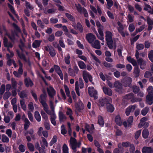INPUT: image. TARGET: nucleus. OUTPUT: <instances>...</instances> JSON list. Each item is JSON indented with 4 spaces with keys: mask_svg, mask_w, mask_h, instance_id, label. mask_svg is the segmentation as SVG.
I'll use <instances>...</instances> for the list:
<instances>
[{
    "mask_svg": "<svg viewBox=\"0 0 153 153\" xmlns=\"http://www.w3.org/2000/svg\"><path fill=\"white\" fill-rule=\"evenodd\" d=\"M127 21L128 23L132 22L134 21V17L132 16L131 14H128L127 16Z\"/></svg>",
    "mask_w": 153,
    "mask_h": 153,
    "instance_id": "obj_36",
    "label": "nucleus"
},
{
    "mask_svg": "<svg viewBox=\"0 0 153 153\" xmlns=\"http://www.w3.org/2000/svg\"><path fill=\"white\" fill-rule=\"evenodd\" d=\"M114 86L116 88V90L120 93L122 92V86L121 83L116 81L114 82Z\"/></svg>",
    "mask_w": 153,
    "mask_h": 153,
    "instance_id": "obj_11",
    "label": "nucleus"
},
{
    "mask_svg": "<svg viewBox=\"0 0 153 153\" xmlns=\"http://www.w3.org/2000/svg\"><path fill=\"white\" fill-rule=\"evenodd\" d=\"M56 9L54 8H51L49 9L47 11H44V13L45 14H47V13H54L56 11Z\"/></svg>",
    "mask_w": 153,
    "mask_h": 153,
    "instance_id": "obj_58",
    "label": "nucleus"
},
{
    "mask_svg": "<svg viewBox=\"0 0 153 153\" xmlns=\"http://www.w3.org/2000/svg\"><path fill=\"white\" fill-rule=\"evenodd\" d=\"M45 50L49 52L50 55L52 57H54L56 55V53L52 47L50 45H47L45 46Z\"/></svg>",
    "mask_w": 153,
    "mask_h": 153,
    "instance_id": "obj_9",
    "label": "nucleus"
},
{
    "mask_svg": "<svg viewBox=\"0 0 153 153\" xmlns=\"http://www.w3.org/2000/svg\"><path fill=\"white\" fill-rule=\"evenodd\" d=\"M37 23L38 25L41 28H44V25L40 20H38L37 21Z\"/></svg>",
    "mask_w": 153,
    "mask_h": 153,
    "instance_id": "obj_64",
    "label": "nucleus"
},
{
    "mask_svg": "<svg viewBox=\"0 0 153 153\" xmlns=\"http://www.w3.org/2000/svg\"><path fill=\"white\" fill-rule=\"evenodd\" d=\"M113 34L109 31L107 30L105 32V40L107 42L112 40Z\"/></svg>",
    "mask_w": 153,
    "mask_h": 153,
    "instance_id": "obj_13",
    "label": "nucleus"
},
{
    "mask_svg": "<svg viewBox=\"0 0 153 153\" xmlns=\"http://www.w3.org/2000/svg\"><path fill=\"white\" fill-rule=\"evenodd\" d=\"M118 27L117 28V30L120 33L123 37H125L126 36L129 35V33L127 31H123V30L124 28V26L121 22H118L117 23Z\"/></svg>",
    "mask_w": 153,
    "mask_h": 153,
    "instance_id": "obj_4",
    "label": "nucleus"
},
{
    "mask_svg": "<svg viewBox=\"0 0 153 153\" xmlns=\"http://www.w3.org/2000/svg\"><path fill=\"white\" fill-rule=\"evenodd\" d=\"M72 26L75 29H78L80 32H82V31L83 28L80 23L78 22L76 25L75 22L74 23H72Z\"/></svg>",
    "mask_w": 153,
    "mask_h": 153,
    "instance_id": "obj_17",
    "label": "nucleus"
},
{
    "mask_svg": "<svg viewBox=\"0 0 153 153\" xmlns=\"http://www.w3.org/2000/svg\"><path fill=\"white\" fill-rule=\"evenodd\" d=\"M25 84L27 87H31L33 85V83L31 79L29 78L25 79Z\"/></svg>",
    "mask_w": 153,
    "mask_h": 153,
    "instance_id": "obj_20",
    "label": "nucleus"
},
{
    "mask_svg": "<svg viewBox=\"0 0 153 153\" xmlns=\"http://www.w3.org/2000/svg\"><path fill=\"white\" fill-rule=\"evenodd\" d=\"M146 102L149 105L152 104L153 102V95H148L146 97Z\"/></svg>",
    "mask_w": 153,
    "mask_h": 153,
    "instance_id": "obj_22",
    "label": "nucleus"
},
{
    "mask_svg": "<svg viewBox=\"0 0 153 153\" xmlns=\"http://www.w3.org/2000/svg\"><path fill=\"white\" fill-rule=\"evenodd\" d=\"M20 102L22 108L24 111H26L27 110V107L25 101L23 100L22 99L20 100Z\"/></svg>",
    "mask_w": 153,
    "mask_h": 153,
    "instance_id": "obj_28",
    "label": "nucleus"
},
{
    "mask_svg": "<svg viewBox=\"0 0 153 153\" xmlns=\"http://www.w3.org/2000/svg\"><path fill=\"white\" fill-rule=\"evenodd\" d=\"M136 107V105H131L129 106L126 109V115L128 116L130 113L131 112L133 111Z\"/></svg>",
    "mask_w": 153,
    "mask_h": 153,
    "instance_id": "obj_14",
    "label": "nucleus"
},
{
    "mask_svg": "<svg viewBox=\"0 0 153 153\" xmlns=\"http://www.w3.org/2000/svg\"><path fill=\"white\" fill-rule=\"evenodd\" d=\"M106 101V104L107 105L110 104L112 102L111 99L109 97H108L107 98H104V100H103V101Z\"/></svg>",
    "mask_w": 153,
    "mask_h": 153,
    "instance_id": "obj_57",
    "label": "nucleus"
},
{
    "mask_svg": "<svg viewBox=\"0 0 153 153\" xmlns=\"http://www.w3.org/2000/svg\"><path fill=\"white\" fill-rule=\"evenodd\" d=\"M144 45L143 44L137 43L136 48L138 50H142L144 48Z\"/></svg>",
    "mask_w": 153,
    "mask_h": 153,
    "instance_id": "obj_59",
    "label": "nucleus"
},
{
    "mask_svg": "<svg viewBox=\"0 0 153 153\" xmlns=\"http://www.w3.org/2000/svg\"><path fill=\"white\" fill-rule=\"evenodd\" d=\"M82 74L83 78L86 83H87L88 82V80H89L90 82L92 81V77L88 72L85 71H83Z\"/></svg>",
    "mask_w": 153,
    "mask_h": 153,
    "instance_id": "obj_6",
    "label": "nucleus"
},
{
    "mask_svg": "<svg viewBox=\"0 0 153 153\" xmlns=\"http://www.w3.org/2000/svg\"><path fill=\"white\" fill-rule=\"evenodd\" d=\"M28 108L31 111H33L34 109L33 104V102H30L28 105Z\"/></svg>",
    "mask_w": 153,
    "mask_h": 153,
    "instance_id": "obj_49",
    "label": "nucleus"
},
{
    "mask_svg": "<svg viewBox=\"0 0 153 153\" xmlns=\"http://www.w3.org/2000/svg\"><path fill=\"white\" fill-rule=\"evenodd\" d=\"M66 114L67 115L69 116V117L71 120H74V117L72 115L73 114V112L71 109L68 108L66 111Z\"/></svg>",
    "mask_w": 153,
    "mask_h": 153,
    "instance_id": "obj_29",
    "label": "nucleus"
},
{
    "mask_svg": "<svg viewBox=\"0 0 153 153\" xmlns=\"http://www.w3.org/2000/svg\"><path fill=\"white\" fill-rule=\"evenodd\" d=\"M107 111L110 112H112L114 110V108L113 106L111 104H109L107 105Z\"/></svg>",
    "mask_w": 153,
    "mask_h": 153,
    "instance_id": "obj_34",
    "label": "nucleus"
},
{
    "mask_svg": "<svg viewBox=\"0 0 153 153\" xmlns=\"http://www.w3.org/2000/svg\"><path fill=\"white\" fill-rule=\"evenodd\" d=\"M68 72L69 75L72 76L74 77L76 75L74 70L72 69L71 67H69L68 69Z\"/></svg>",
    "mask_w": 153,
    "mask_h": 153,
    "instance_id": "obj_45",
    "label": "nucleus"
},
{
    "mask_svg": "<svg viewBox=\"0 0 153 153\" xmlns=\"http://www.w3.org/2000/svg\"><path fill=\"white\" fill-rule=\"evenodd\" d=\"M89 94L91 97H93L95 99L97 98V92L93 87H89L88 88Z\"/></svg>",
    "mask_w": 153,
    "mask_h": 153,
    "instance_id": "obj_7",
    "label": "nucleus"
},
{
    "mask_svg": "<svg viewBox=\"0 0 153 153\" xmlns=\"http://www.w3.org/2000/svg\"><path fill=\"white\" fill-rule=\"evenodd\" d=\"M57 140V137L56 135L54 136L49 143L50 146H52L53 144L55 143L56 142Z\"/></svg>",
    "mask_w": 153,
    "mask_h": 153,
    "instance_id": "obj_42",
    "label": "nucleus"
},
{
    "mask_svg": "<svg viewBox=\"0 0 153 153\" xmlns=\"http://www.w3.org/2000/svg\"><path fill=\"white\" fill-rule=\"evenodd\" d=\"M125 98L127 99H131V101L134 102L137 101H140L142 99L140 98H134V95L132 93H130L127 94L125 97Z\"/></svg>",
    "mask_w": 153,
    "mask_h": 153,
    "instance_id": "obj_8",
    "label": "nucleus"
},
{
    "mask_svg": "<svg viewBox=\"0 0 153 153\" xmlns=\"http://www.w3.org/2000/svg\"><path fill=\"white\" fill-rule=\"evenodd\" d=\"M11 84L13 88L16 89L17 87V84L16 81L14 79H12Z\"/></svg>",
    "mask_w": 153,
    "mask_h": 153,
    "instance_id": "obj_47",
    "label": "nucleus"
},
{
    "mask_svg": "<svg viewBox=\"0 0 153 153\" xmlns=\"http://www.w3.org/2000/svg\"><path fill=\"white\" fill-rule=\"evenodd\" d=\"M27 133L30 134L32 138L34 139L35 138V135L33 134L34 130L33 128L30 129L27 131Z\"/></svg>",
    "mask_w": 153,
    "mask_h": 153,
    "instance_id": "obj_56",
    "label": "nucleus"
},
{
    "mask_svg": "<svg viewBox=\"0 0 153 153\" xmlns=\"http://www.w3.org/2000/svg\"><path fill=\"white\" fill-rule=\"evenodd\" d=\"M16 52L20 59L25 61H26V59L25 56L24 54L22 53H20L18 50L16 51Z\"/></svg>",
    "mask_w": 153,
    "mask_h": 153,
    "instance_id": "obj_38",
    "label": "nucleus"
},
{
    "mask_svg": "<svg viewBox=\"0 0 153 153\" xmlns=\"http://www.w3.org/2000/svg\"><path fill=\"white\" fill-rule=\"evenodd\" d=\"M41 41L36 40L33 43L32 46L34 48H37L39 47L41 42Z\"/></svg>",
    "mask_w": 153,
    "mask_h": 153,
    "instance_id": "obj_32",
    "label": "nucleus"
},
{
    "mask_svg": "<svg viewBox=\"0 0 153 153\" xmlns=\"http://www.w3.org/2000/svg\"><path fill=\"white\" fill-rule=\"evenodd\" d=\"M107 2L108 7L107 8L108 9H110V8L113 5V1L112 0H106Z\"/></svg>",
    "mask_w": 153,
    "mask_h": 153,
    "instance_id": "obj_55",
    "label": "nucleus"
},
{
    "mask_svg": "<svg viewBox=\"0 0 153 153\" xmlns=\"http://www.w3.org/2000/svg\"><path fill=\"white\" fill-rule=\"evenodd\" d=\"M138 63L140 65V68L144 69L145 68L146 62L144 61L142 58H140L137 60Z\"/></svg>",
    "mask_w": 153,
    "mask_h": 153,
    "instance_id": "obj_16",
    "label": "nucleus"
},
{
    "mask_svg": "<svg viewBox=\"0 0 153 153\" xmlns=\"http://www.w3.org/2000/svg\"><path fill=\"white\" fill-rule=\"evenodd\" d=\"M91 44L92 47L95 48L99 49L100 48V43L97 40H95Z\"/></svg>",
    "mask_w": 153,
    "mask_h": 153,
    "instance_id": "obj_21",
    "label": "nucleus"
},
{
    "mask_svg": "<svg viewBox=\"0 0 153 153\" xmlns=\"http://www.w3.org/2000/svg\"><path fill=\"white\" fill-rule=\"evenodd\" d=\"M65 15L69 20L72 22V23L75 22V19L72 15L68 13H66Z\"/></svg>",
    "mask_w": 153,
    "mask_h": 153,
    "instance_id": "obj_43",
    "label": "nucleus"
},
{
    "mask_svg": "<svg viewBox=\"0 0 153 153\" xmlns=\"http://www.w3.org/2000/svg\"><path fill=\"white\" fill-rule=\"evenodd\" d=\"M62 151L63 153H69L68 147L65 144L63 145Z\"/></svg>",
    "mask_w": 153,
    "mask_h": 153,
    "instance_id": "obj_48",
    "label": "nucleus"
},
{
    "mask_svg": "<svg viewBox=\"0 0 153 153\" xmlns=\"http://www.w3.org/2000/svg\"><path fill=\"white\" fill-rule=\"evenodd\" d=\"M108 47L110 49H115L116 48V44L115 42H114L112 40L107 42Z\"/></svg>",
    "mask_w": 153,
    "mask_h": 153,
    "instance_id": "obj_15",
    "label": "nucleus"
},
{
    "mask_svg": "<svg viewBox=\"0 0 153 153\" xmlns=\"http://www.w3.org/2000/svg\"><path fill=\"white\" fill-rule=\"evenodd\" d=\"M27 91H23L21 92H19L18 94L20 97L21 98H24L27 97Z\"/></svg>",
    "mask_w": 153,
    "mask_h": 153,
    "instance_id": "obj_41",
    "label": "nucleus"
},
{
    "mask_svg": "<svg viewBox=\"0 0 153 153\" xmlns=\"http://www.w3.org/2000/svg\"><path fill=\"white\" fill-rule=\"evenodd\" d=\"M70 55L69 53H68L65 56L64 61L65 63L68 64H70Z\"/></svg>",
    "mask_w": 153,
    "mask_h": 153,
    "instance_id": "obj_30",
    "label": "nucleus"
},
{
    "mask_svg": "<svg viewBox=\"0 0 153 153\" xmlns=\"http://www.w3.org/2000/svg\"><path fill=\"white\" fill-rule=\"evenodd\" d=\"M70 145L73 150V152H76V148L77 146V142L76 139L74 138L71 137L70 140Z\"/></svg>",
    "mask_w": 153,
    "mask_h": 153,
    "instance_id": "obj_5",
    "label": "nucleus"
},
{
    "mask_svg": "<svg viewBox=\"0 0 153 153\" xmlns=\"http://www.w3.org/2000/svg\"><path fill=\"white\" fill-rule=\"evenodd\" d=\"M142 151L143 153H152L153 149L150 147L145 146L143 148Z\"/></svg>",
    "mask_w": 153,
    "mask_h": 153,
    "instance_id": "obj_18",
    "label": "nucleus"
},
{
    "mask_svg": "<svg viewBox=\"0 0 153 153\" xmlns=\"http://www.w3.org/2000/svg\"><path fill=\"white\" fill-rule=\"evenodd\" d=\"M47 91L49 95V105L50 107L53 108L54 96L56 95V92L53 88L51 86H49L47 88Z\"/></svg>",
    "mask_w": 153,
    "mask_h": 153,
    "instance_id": "obj_1",
    "label": "nucleus"
},
{
    "mask_svg": "<svg viewBox=\"0 0 153 153\" xmlns=\"http://www.w3.org/2000/svg\"><path fill=\"white\" fill-rule=\"evenodd\" d=\"M135 29L134 25L133 23H131L128 26V30L130 32H133Z\"/></svg>",
    "mask_w": 153,
    "mask_h": 153,
    "instance_id": "obj_51",
    "label": "nucleus"
},
{
    "mask_svg": "<svg viewBox=\"0 0 153 153\" xmlns=\"http://www.w3.org/2000/svg\"><path fill=\"white\" fill-rule=\"evenodd\" d=\"M18 148L19 150L22 152H24L25 150V146L22 144H21L19 145Z\"/></svg>",
    "mask_w": 153,
    "mask_h": 153,
    "instance_id": "obj_62",
    "label": "nucleus"
},
{
    "mask_svg": "<svg viewBox=\"0 0 153 153\" xmlns=\"http://www.w3.org/2000/svg\"><path fill=\"white\" fill-rule=\"evenodd\" d=\"M146 27L145 25L144 24L140 26V27L136 28L135 32L137 33L140 32L142 31Z\"/></svg>",
    "mask_w": 153,
    "mask_h": 153,
    "instance_id": "obj_50",
    "label": "nucleus"
},
{
    "mask_svg": "<svg viewBox=\"0 0 153 153\" xmlns=\"http://www.w3.org/2000/svg\"><path fill=\"white\" fill-rule=\"evenodd\" d=\"M140 69L137 67H135L134 68V73L136 77H138L139 75Z\"/></svg>",
    "mask_w": 153,
    "mask_h": 153,
    "instance_id": "obj_52",
    "label": "nucleus"
},
{
    "mask_svg": "<svg viewBox=\"0 0 153 153\" xmlns=\"http://www.w3.org/2000/svg\"><path fill=\"white\" fill-rule=\"evenodd\" d=\"M3 44L4 46L7 48H11L13 47V44L11 42H8V39L7 38L4 37L3 38Z\"/></svg>",
    "mask_w": 153,
    "mask_h": 153,
    "instance_id": "obj_12",
    "label": "nucleus"
},
{
    "mask_svg": "<svg viewBox=\"0 0 153 153\" xmlns=\"http://www.w3.org/2000/svg\"><path fill=\"white\" fill-rule=\"evenodd\" d=\"M149 107H146L143 108L141 111V114L143 116L146 115L149 111Z\"/></svg>",
    "mask_w": 153,
    "mask_h": 153,
    "instance_id": "obj_37",
    "label": "nucleus"
},
{
    "mask_svg": "<svg viewBox=\"0 0 153 153\" xmlns=\"http://www.w3.org/2000/svg\"><path fill=\"white\" fill-rule=\"evenodd\" d=\"M64 86L65 88V91L67 96L69 97L70 92L69 88L66 85H64Z\"/></svg>",
    "mask_w": 153,
    "mask_h": 153,
    "instance_id": "obj_61",
    "label": "nucleus"
},
{
    "mask_svg": "<svg viewBox=\"0 0 153 153\" xmlns=\"http://www.w3.org/2000/svg\"><path fill=\"white\" fill-rule=\"evenodd\" d=\"M76 109L78 111H81L84 108V106L82 103L80 101L79 103H76L75 104Z\"/></svg>",
    "mask_w": 153,
    "mask_h": 153,
    "instance_id": "obj_19",
    "label": "nucleus"
},
{
    "mask_svg": "<svg viewBox=\"0 0 153 153\" xmlns=\"http://www.w3.org/2000/svg\"><path fill=\"white\" fill-rule=\"evenodd\" d=\"M24 122L25 123L24 125V128L25 130H27L29 126L30 125V123L27 118H25L24 120Z\"/></svg>",
    "mask_w": 153,
    "mask_h": 153,
    "instance_id": "obj_31",
    "label": "nucleus"
},
{
    "mask_svg": "<svg viewBox=\"0 0 153 153\" xmlns=\"http://www.w3.org/2000/svg\"><path fill=\"white\" fill-rule=\"evenodd\" d=\"M78 65L80 68L81 69H84L86 68V65L83 61H79L77 62Z\"/></svg>",
    "mask_w": 153,
    "mask_h": 153,
    "instance_id": "obj_26",
    "label": "nucleus"
},
{
    "mask_svg": "<svg viewBox=\"0 0 153 153\" xmlns=\"http://www.w3.org/2000/svg\"><path fill=\"white\" fill-rule=\"evenodd\" d=\"M54 108V106H53V108L50 107L51 109V110H49L48 109L45 111L48 114L51 116V122L54 126H55L56 125L55 120L56 118V117L55 113Z\"/></svg>",
    "mask_w": 153,
    "mask_h": 153,
    "instance_id": "obj_2",
    "label": "nucleus"
},
{
    "mask_svg": "<svg viewBox=\"0 0 153 153\" xmlns=\"http://www.w3.org/2000/svg\"><path fill=\"white\" fill-rule=\"evenodd\" d=\"M27 147L31 151H33L34 150V147L33 145L31 143H27Z\"/></svg>",
    "mask_w": 153,
    "mask_h": 153,
    "instance_id": "obj_53",
    "label": "nucleus"
},
{
    "mask_svg": "<svg viewBox=\"0 0 153 153\" xmlns=\"http://www.w3.org/2000/svg\"><path fill=\"white\" fill-rule=\"evenodd\" d=\"M41 114L42 118L45 120V121H47L48 120V117L47 114L43 111L42 110L41 111Z\"/></svg>",
    "mask_w": 153,
    "mask_h": 153,
    "instance_id": "obj_44",
    "label": "nucleus"
},
{
    "mask_svg": "<svg viewBox=\"0 0 153 153\" xmlns=\"http://www.w3.org/2000/svg\"><path fill=\"white\" fill-rule=\"evenodd\" d=\"M103 90L104 93L109 96H111L112 94V91L111 89L106 87L103 88Z\"/></svg>",
    "mask_w": 153,
    "mask_h": 153,
    "instance_id": "obj_23",
    "label": "nucleus"
},
{
    "mask_svg": "<svg viewBox=\"0 0 153 153\" xmlns=\"http://www.w3.org/2000/svg\"><path fill=\"white\" fill-rule=\"evenodd\" d=\"M115 121L117 125L119 126L121 125L122 123L121 120L119 115H117L116 117L115 118Z\"/></svg>",
    "mask_w": 153,
    "mask_h": 153,
    "instance_id": "obj_27",
    "label": "nucleus"
},
{
    "mask_svg": "<svg viewBox=\"0 0 153 153\" xmlns=\"http://www.w3.org/2000/svg\"><path fill=\"white\" fill-rule=\"evenodd\" d=\"M35 117L38 122H40L41 120V117L40 114L38 111H36L35 112Z\"/></svg>",
    "mask_w": 153,
    "mask_h": 153,
    "instance_id": "obj_40",
    "label": "nucleus"
},
{
    "mask_svg": "<svg viewBox=\"0 0 153 153\" xmlns=\"http://www.w3.org/2000/svg\"><path fill=\"white\" fill-rule=\"evenodd\" d=\"M142 136L143 138H146L149 135V132L147 129H144L142 132Z\"/></svg>",
    "mask_w": 153,
    "mask_h": 153,
    "instance_id": "obj_39",
    "label": "nucleus"
},
{
    "mask_svg": "<svg viewBox=\"0 0 153 153\" xmlns=\"http://www.w3.org/2000/svg\"><path fill=\"white\" fill-rule=\"evenodd\" d=\"M42 142H40V144L41 147L44 149L45 148V147H47L48 146V143L45 138L43 137H42Z\"/></svg>",
    "mask_w": 153,
    "mask_h": 153,
    "instance_id": "obj_24",
    "label": "nucleus"
},
{
    "mask_svg": "<svg viewBox=\"0 0 153 153\" xmlns=\"http://www.w3.org/2000/svg\"><path fill=\"white\" fill-rule=\"evenodd\" d=\"M147 91L148 92V95H153V90L152 86H149L147 89Z\"/></svg>",
    "mask_w": 153,
    "mask_h": 153,
    "instance_id": "obj_63",
    "label": "nucleus"
},
{
    "mask_svg": "<svg viewBox=\"0 0 153 153\" xmlns=\"http://www.w3.org/2000/svg\"><path fill=\"white\" fill-rule=\"evenodd\" d=\"M25 6L26 7L29 9L30 10H32L34 8V7L33 6L30 5V4L27 1H25Z\"/></svg>",
    "mask_w": 153,
    "mask_h": 153,
    "instance_id": "obj_60",
    "label": "nucleus"
},
{
    "mask_svg": "<svg viewBox=\"0 0 153 153\" xmlns=\"http://www.w3.org/2000/svg\"><path fill=\"white\" fill-rule=\"evenodd\" d=\"M98 123L101 126H103L104 125V122L103 119L101 116H99L98 118Z\"/></svg>",
    "mask_w": 153,
    "mask_h": 153,
    "instance_id": "obj_46",
    "label": "nucleus"
},
{
    "mask_svg": "<svg viewBox=\"0 0 153 153\" xmlns=\"http://www.w3.org/2000/svg\"><path fill=\"white\" fill-rule=\"evenodd\" d=\"M152 8L151 6L146 3L144 4V10L145 11H147L148 13H149L150 12Z\"/></svg>",
    "mask_w": 153,
    "mask_h": 153,
    "instance_id": "obj_35",
    "label": "nucleus"
},
{
    "mask_svg": "<svg viewBox=\"0 0 153 153\" xmlns=\"http://www.w3.org/2000/svg\"><path fill=\"white\" fill-rule=\"evenodd\" d=\"M1 141L3 143H8L9 141V138L5 134H2L1 136Z\"/></svg>",
    "mask_w": 153,
    "mask_h": 153,
    "instance_id": "obj_33",
    "label": "nucleus"
},
{
    "mask_svg": "<svg viewBox=\"0 0 153 153\" xmlns=\"http://www.w3.org/2000/svg\"><path fill=\"white\" fill-rule=\"evenodd\" d=\"M61 133L63 135L67 133V131L66 130L65 128V126L62 125L61 126Z\"/></svg>",
    "mask_w": 153,
    "mask_h": 153,
    "instance_id": "obj_54",
    "label": "nucleus"
},
{
    "mask_svg": "<svg viewBox=\"0 0 153 153\" xmlns=\"http://www.w3.org/2000/svg\"><path fill=\"white\" fill-rule=\"evenodd\" d=\"M85 37L87 40L90 43H92L96 39V37L94 35L91 33L86 34Z\"/></svg>",
    "mask_w": 153,
    "mask_h": 153,
    "instance_id": "obj_10",
    "label": "nucleus"
},
{
    "mask_svg": "<svg viewBox=\"0 0 153 153\" xmlns=\"http://www.w3.org/2000/svg\"><path fill=\"white\" fill-rule=\"evenodd\" d=\"M59 119L60 122L65 121L66 119V117L62 112L59 111Z\"/></svg>",
    "mask_w": 153,
    "mask_h": 153,
    "instance_id": "obj_25",
    "label": "nucleus"
},
{
    "mask_svg": "<svg viewBox=\"0 0 153 153\" xmlns=\"http://www.w3.org/2000/svg\"><path fill=\"white\" fill-rule=\"evenodd\" d=\"M47 96L46 94H42L40 97L39 100L43 107V109L45 111L48 109V106L46 103Z\"/></svg>",
    "mask_w": 153,
    "mask_h": 153,
    "instance_id": "obj_3",
    "label": "nucleus"
}]
</instances>
